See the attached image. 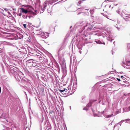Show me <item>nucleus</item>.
Listing matches in <instances>:
<instances>
[{"mask_svg": "<svg viewBox=\"0 0 130 130\" xmlns=\"http://www.w3.org/2000/svg\"><path fill=\"white\" fill-rule=\"evenodd\" d=\"M42 55L41 54V71H44L42 72L45 73H46V72L47 73H50L51 72V71L46 66L45 64V63L47 64V59L43 57H42Z\"/></svg>", "mask_w": 130, "mask_h": 130, "instance_id": "nucleus-1", "label": "nucleus"}, {"mask_svg": "<svg viewBox=\"0 0 130 130\" xmlns=\"http://www.w3.org/2000/svg\"><path fill=\"white\" fill-rule=\"evenodd\" d=\"M124 65L123 66L124 68L128 69H130V61H128L126 62H124Z\"/></svg>", "mask_w": 130, "mask_h": 130, "instance_id": "nucleus-2", "label": "nucleus"}, {"mask_svg": "<svg viewBox=\"0 0 130 130\" xmlns=\"http://www.w3.org/2000/svg\"><path fill=\"white\" fill-rule=\"evenodd\" d=\"M49 36L48 34L46 32H41V38L46 39Z\"/></svg>", "mask_w": 130, "mask_h": 130, "instance_id": "nucleus-3", "label": "nucleus"}, {"mask_svg": "<svg viewBox=\"0 0 130 130\" xmlns=\"http://www.w3.org/2000/svg\"><path fill=\"white\" fill-rule=\"evenodd\" d=\"M76 61V58L74 59L73 65V66H74V70L73 71V72L74 73H76V67H75V66L76 67L77 63Z\"/></svg>", "mask_w": 130, "mask_h": 130, "instance_id": "nucleus-4", "label": "nucleus"}, {"mask_svg": "<svg viewBox=\"0 0 130 130\" xmlns=\"http://www.w3.org/2000/svg\"><path fill=\"white\" fill-rule=\"evenodd\" d=\"M21 9L22 12L25 13H26L28 12H31V9L29 10V8L27 9L26 10L23 8H21Z\"/></svg>", "mask_w": 130, "mask_h": 130, "instance_id": "nucleus-5", "label": "nucleus"}, {"mask_svg": "<svg viewBox=\"0 0 130 130\" xmlns=\"http://www.w3.org/2000/svg\"><path fill=\"white\" fill-rule=\"evenodd\" d=\"M62 71L63 73H67L66 68L65 66H64L62 67Z\"/></svg>", "mask_w": 130, "mask_h": 130, "instance_id": "nucleus-6", "label": "nucleus"}, {"mask_svg": "<svg viewBox=\"0 0 130 130\" xmlns=\"http://www.w3.org/2000/svg\"><path fill=\"white\" fill-rule=\"evenodd\" d=\"M124 19L126 21L130 22V15L125 16Z\"/></svg>", "mask_w": 130, "mask_h": 130, "instance_id": "nucleus-7", "label": "nucleus"}, {"mask_svg": "<svg viewBox=\"0 0 130 130\" xmlns=\"http://www.w3.org/2000/svg\"><path fill=\"white\" fill-rule=\"evenodd\" d=\"M91 102L89 103L88 104H87L86 107L84 108L83 109V110H88V108L91 106Z\"/></svg>", "mask_w": 130, "mask_h": 130, "instance_id": "nucleus-8", "label": "nucleus"}, {"mask_svg": "<svg viewBox=\"0 0 130 130\" xmlns=\"http://www.w3.org/2000/svg\"><path fill=\"white\" fill-rule=\"evenodd\" d=\"M48 3V2L47 1H46L45 2L44 4H43V8L42 9V10L44 11V10H45V8L46 7L47 4Z\"/></svg>", "mask_w": 130, "mask_h": 130, "instance_id": "nucleus-9", "label": "nucleus"}, {"mask_svg": "<svg viewBox=\"0 0 130 130\" xmlns=\"http://www.w3.org/2000/svg\"><path fill=\"white\" fill-rule=\"evenodd\" d=\"M53 74V75H54V77L55 78L56 80V81L57 82H58V79L59 78H58V75L56 74Z\"/></svg>", "mask_w": 130, "mask_h": 130, "instance_id": "nucleus-10", "label": "nucleus"}, {"mask_svg": "<svg viewBox=\"0 0 130 130\" xmlns=\"http://www.w3.org/2000/svg\"><path fill=\"white\" fill-rule=\"evenodd\" d=\"M67 89V90H66L65 92L68 91V92L70 91L71 89V84L69 85L67 89Z\"/></svg>", "mask_w": 130, "mask_h": 130, "instance_id": "nucleus-11", "label": "nucleus"}, {"mask_svg": "<svg viewBox=\"0 0 130 130\" xmlns=\"http://www.w3.org/2000/svg\"><path fill=\"white\" fill-rule=\"evenodd\" d=\"M95 42L97 44H103L104 45H105V43L104 42H102L100 40H98L97 41H95Z\"/></svg>", "mask_w": 130, "mask_h": 130, "instance_id": "nucleus-12", "label": "nucleus"}, {"mask_svg": "<svg viewBox=\"0 0 130 130\" xmlns=\"http://www.w3.org/2000/svg\"><path fill=\"white\" fill-rule=\"evenodd\" d=\"M125 121V120H122L121 121H120L119 123H117V124H116L114 126V127L117 126L119 124H120V126H121V124L123 122H124Z\"/></svg>", "mask_w": 130, "mask_h": 130, "instance_id": "nucleus-13", "label": "nucleus"}, {"mask_svg": "<svg viewBox=\"0 0 130 130\" xmlns=\"http://www.w3.org/2000/svg\"><path fill=\"white\" fill-rule=\"evenodd\" d=\"M45 88V87L43 85H41V91L42 92H44V89Z\"/></svg>", "mask_w": 130, "mask_h": 130, "instance_id": "nucleus-14", "label": "nucleus"}, {"mask_svg": "<svg viewBox=\"0 0 130 130\" xmlns=\"http://www.w3.org/2000/svg\"><path fill=\"white\" fill-rule=\"evenodd\" d=\"M125 109H127V108H124V111L125 112H127V111H129L130 110V106H129V107H128V110H125Z\"/></svg>", "mask_w": 130, "mask_h": 130, "instance_id": "nucleus-15", "label": "nucleus"}, {"mask_svg": "<svg viewBox=\"0 0 130 130\" xmlns=\"http://www.w3.org/2000/svg\"><path fill=\"white\" fill-rule=\"evenodd\" d=\"M67 90V89H66V88H64V89L63 90H60V89L59 90V91L60 92H64V91H65L66 90Z\"/></svg>", "mask_w": 130, "mask_h": 130, "instance_id": "nucleus-16", "label": "nucleus"}, {"mask_svg": "<svg viewBox=\"0 0 130 130\" xmlns=\"http://www.w3.org/2000/svg\"><path fill=\"white\" fill-rule=\"evenodd\" d=\"M75 86V85H73V87H74V89H73V88L72 89V92H74V90L76 88H75V89H74V87Z\"/></svg>", "mask_w": 130, "mask_h": 130, "instance_id": "nucleus-17", "label": "nucleus"}, {"mask_svg": "<svg viewBox=\"0 0 130 130\" xmlns=\"http://www.w3.org/2000/svg\"><path fill=\"white\" fill-rule=\"evenodd\" d=\"M23 26L25 28H27V25L26 24H24L23 25Z\"/></svg>", "mask_w": 130, "mask_h": 130, "instance_id": "nucleus-18", "label": "nucleus"}, {"mask_svg": "<svg viewBox=\"0 0 130 130\" xmlns=\"http://www.w3.org/2000/svg\"><path fill=\"white\" fill-rule=\"evenodd\" d=\"M45 130H51V129L50 128L47 127L46 128Z\"/></svg>", "mask_w": 130, "mask_h": 130, "instance_id": "nucleus-19", "label": "nucleus"}, {"mask_svg": "<svg viewBox=\"0 0 130 130\" xmlns=\"http://www.w3.org/2000/svg\"><path fill=\"white\" fill-rule=\"evenodd\" d=\"M37 2L39 3V5L40 4V0H37Z\"/></svg>", "mask_w": 130, "mask_h": 130, "instance_id": "nucleus-20", "label": "nucleus"}, {"mask_svg": "<svg viewBox=\"0 0 130 130\" xmlns=\"http://www.w3.org/2000/svg\"><path fill=\"white\" fill-rule=\"evenodd\" d=\"M112 115H108V116H107V118H109V117H111V116H112Z\"/></svg>", "mask_w": 130, "mask_h": 130, "instance_id": "nucleus-21", "label": "nucleus"}, {"mask_svg": "<svg viewBox=\"0 0 130 130\" xmlns=\"http://www.w3.org/2000/svg\"><path fill=\"white\" fill-rule=\"evenodd\" d=\"M117 79L119 81H120V78H117Z\"/></svg>", "mask_w": 130, "mask_h": 130, "instance_id": "nucleus-22", "label": "nucleus"}, {"mask_svg": "<svg viewBox=\"0 0 130 130\" xmlns=\"http://www.w3.org/2000/svg\"><path fill=\"white\" fill-rule=\"evenodd\" d=\"M105 17H106V18H107L108 19H109L108 17H107V15H105Z\"/></svg>", "mask_w": 130, "mask_h": 130, "instance_id": "nucleus-23", "label": "nucleus"}, {"mask_svg": "<svg viewBox=\"0 0 130 130\" xmlns=\"http://www.w3.org/2000/svg\"><path fill=\"white\" fill-rule=\"evenodd\" d=\"M117 25H116V27L117 28H118V29H119V28L118 27H117Z\"/></svg>", "mask_w": 130, "mask_h": 130, "instance_id": "nucleus-24", "label": "nucleus"}, {"mask_svg": "<svg viewBox=\"0 0 130 130\" xmlns=\"http://www.w3.org/2000/svg\"><path fill=\"white\" fill-rule=\"evenodd\" d=\"M4 9V10H6V11H7L8 10V9H7L6 8Z\"/></svg>", "mask_w": 130, "mask_h": 130, "instance_id": "nucleus-25", "label": "nucleus"}, {"mask_svg": "<svg viewBox=\"0 0 130 130\" xmlns=\"http://www.w3.org/2000/svg\"><path fill=\"white\" fill-rule=\"evenodd\" d=\"M29 63V64L31 63V65H32V63H31V62H29V63H28V64Z\"/></svg>", "mask_w": 130, "mask_h": 130, "instance_id": "nucleus-26", "label": "nucleus"}, {"mask_svg": "<svg viewBox=\"0 0 130 130\" xmlns=\"http://www.w3.org/2000/svg\"><path fill=\"white\" fill-rule=\"evenodd\" d=\"M79 53H80V54H81L82 53L81 51H80Z\"/></svg>", "mask_w": 130, "mask_h": 130, "instance_id": "nucleus-27", "label": "nucleus"}, {"mask_svg": "<svg viewBox=\"0 0 130 130\" xmlns=\"http://www.w3.org/2000/svg\"><path fill=\"white\" fill-rule=\"evenodd\" d=\"M121 78H122V77H123V76H121Z\"/></svg>", "mask_w": 130, "mask_h": 130, "instance_id": "nucleus-28", "label": "nucleus"}, {"mask_svg": "<svg viewBox=\"0 0 130 130\" xmlns=\"http://www.w3.org/2000/svg\"><path fill=\"white\" fill-rule=\"evenodd\" d=\"M117 4H114V5H115V6H117Z\"/></svg>", "mask_w": 130, "mask_h": 130, "instance_id": "nucleus-29", "label": "nucleus"}, {"mask_svg": "<svg viewBox=\"0 0 130 130\" xmlns=\"http://www.w3.org/2000/svg\"><path fill=\"white\" fill-rule=\"evenodd\" d=\"M126 120L127 121H128V119H126Z\"/></svg>", "mask_w": 130, "mask_h": 130, "instance_id": "nucleus-30", "label": "nucleus"}, {"mask_svg": "<svg viewBox=\"0 0 130 130\" xmlns=\"http://www.w3.org/2000/svg\"><path fill=\"white\" fill-rule=\"evenodd\" d=\"M114 71L115 72V73H116V71L115 70V71Z\"/></svg>", "mask_w": 130, "mask_h": 130, "instance_id": "nucleus-31", "label": "nucleus"}, {"mask_svg": "<svg viewBox=\"0 0 130 130\" xmlns=\"http://www.w3.org/2000/svg\"><path fill=\"white\" fill-rule=\"evenodd\" d=\"M30 8L31 9H32V8L31 7H30Z\"/></svg>", "mask_w": 130, "mask_h": 130, "instance_id": "nucleus-32", "label": "nucleus"}, {"mask_svg": "<svg viewBox=\"0 0 130 130\" xmlns=\"http://www.w3.org/2000/svg\"><path fill=\"white\" fill-rule=\"evenodd\" d=\"M14 72H11V73H13Z\"/></svg>", "mask_w": 130, "mask_h": 130, "instance_id": "nucleus-33", "label": "nucleus"}, {"mask_svg": "<svg viewBox=\"0 0 130 130\" xmlns=\"http://www.w3.org/2000/svg\"><path fill=\"white\" fill-rule=\"evenodd\" d=\"M70 109L71 110V106L70 107Z\"/></svg>", "mask_w": 130, "mask_h": 130, "instance_id": "nucleus-34", "label": "nucleus"}, {"mask_svg": "<svg viewBox=\"0 0 130 130\" xmlns=\"http://www.w3.org/2000/svg\"><path fill=\"white\" fill-rule=\"evenodd\" d=\"M100 102H101V101H99V103H100Z\"/></svg>", "mask_w": 130, "mask_h": 130, "instance_id": "nucleus-35", "label": "nucleus"}, {"mask_svg": "<svg viewBox=\"0 0 130 130\" xmlns=\"http://www.w3.org/2000/svg\"><path fill=\"white\" fill-rule=\"evenodd\" d=\"M19 15H20V16L21 15V14H19Z\"/></svg>", "mask_w": 130, "mask_h": 130, "instance_id": "nucleus-36", "label": "nucleus"}, {"mask_svg": "<svg viewBox=\"0 0 130 130\" xmlns=\"http://www.w3.org/2000/svg\"><path fill=\"white\" fill-rule=\"evenodd\" d=\"M71 64V62H70V64Z\"/></svg>", "mask_w": 130, "mask_h": 130, "instance_id": "nucleus-37", "label": "nucleus"}, {"mask_svg": "<svg viewBox=\"0 0 130 130\" xmlns=\"http://www.w3.org/2000/svg\"><path fill=\"white\" fill-rule=\"evenodd\" d=\"M94 115V116H96V115Z\"/></svg>", "mask_w": 130, "mask_h": 130, "instance_id": "nucleus-38", "label": "nucleus"}, {"mask_svg": "<svg viewBox=\"0 0 130 130\" xmlns=\"http://www.w3.org/2000/svg\"><path fill=\"white\" fill-rule=\"evenodd\" d=\"M12 70H13V71H14V70H13V69H12Z\"/></svg>", "mask_w": 130, "mask_h": 130, "instance_id": "nucleus-39", "label": "nucleus"}, {"mask_svg": "<svg viewBox=\"0 0 130 130\" xmlns=\"http://www.w3.org/2000/svg\"><path fill=\"white\" fill-rule=\"evenodd\" d=\"M112 40H111V42H112Z\"/></svg>", "mask_w": 130, "mask_h": 130, "instance_id": "nucleus-40", "label": "nucleus"}, {"mask_svg": "<svg viewBox=\"0 0 130 130\" xmlns=\"http://www.w3.org/2000/svg\"><path fill=\"white\" fill-rule=\"evenodd\" d=\"M110 6H109V7H110Z\"/></svg>", "mask_w": 130, "mask_h": 130, "instance_id": "nucleus-41", "label": "nucleus"}, {"mask_svg": "<svg viewBox=\"0 0 130 130\" xmlns=\"http://www.w3.org/2000/svg\"><path fill=\"white\" fill-rule=\"evenodd\" d=\"M110 2H111V1H110Z\"/></svg>", "mask_w": 130, "mask_h": 130, "instance_id": "nucleus-42", "label": "nucleus"}, {"mask_svg": "<svg viewBox=\"0 0 130 130\" xmlns=\"http://www.w3.org/2000/svg\"><path fill=\"white\" fill-rule=\"evenodd\" d=\"M115 42H113V43H115Z\"/></svg>", "mask_w": 130, "mask_h": 130, "instance_id": "nucleus-43", "label": "nucleus"}, {"mask_svg": "<svg viewBox=\"0 0 130 130\" xmlns=\"http://www.w3.org/2000/svg\"><path fill=\"white\" fill-rule=\"evenodd\" d=\"M112 72V71H111V72Z\"/></svg>", "mask_w": 130, "mask_h": 130, "instance_id": "nucleus-44", "label": "nucleus"}]
</instances>
